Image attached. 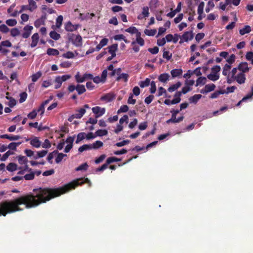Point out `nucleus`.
I'll list each match as a JSON object with an SVG mask.
<instances>
[{
	"label": "nucleus",
	"instance_id": "1",
	"mask_svg": "<svg viewBox=\"0 0 253 253\" xmlns=\"http://www.w3.org/2000/svg\"><path fill=\"white\" fill-rule=\"evenodd\" d=\"M85 183L88 184L89 187L91 186V183L88 178L84 179L81 178L74 180L58 188L40 187L34 189L33 194H25L13 200H6L0 202V216H5L7 214L21 211L22 209L19 207V206L21 205H25L27 209L36 207L42 203H46Z\"/></svg>",
	"mask_w": 253,
	"mask_h": 253
},
{
	"label": "nucleus",
	"instance_id": "2",
	"mask_svg": "<svg viewBox=\"0 0 253 253\" xmlns=\"http://www.w3.org/2000/svg\"><path fill=\"white\" fill-rule=\"evenodd\" d=\"M241 0H225V3L220 2L219 3V8L224 11L227 6V10H229L231 7V4L237 6L240 3Z\"/></svg>",
	"mask_w": 253,
	"mask_h": 253
},
{
	"label": "nucleus",
	"instance_id": "3",
	"mask_svg": "<svg viewBox=\"0 0 253 253\" xmlns=\"http://www.w3.org/2000/svg\"><path fill=\"white\" fill-rule=\"evenodd\" d=\"M180 112V110L178 109L176 110H172L170 111V113H171V118L167 121V124H169L170 123H177L181 122L184 119L183 116H181L180 117H178V118H176V115L179 113Z\"/></svg>",
	"mask_w": 253,
	"mask_h": 253
},
{
	"label": "nucleus",
	"instance_id": "4",
	"mask_svg": "<svg viewBox=\"0 0 253 253\" xmlns=\"http://www.w3.org/2000/svg\"><path fill=\"white\" fill-rule=\"evenodd\" d=\"M71 78V76L69 75H65L62 76H57L56 77L55 82L57 84L55 85V88L58 89L60 88L63 82L67 81Z\"/></svg>",
	"mask_w": 253,
	"mask_h": 253
},
{
	"label": "nucleus",
	"instance_id": "5",
	"mask_svg": "<svg viewBox=\"0 0 253 253\" xmlns=\"http://www.w3.org/2000/svg\"><path fill=\"white\" fill-rule=\"evenodd\" d=\"M193 38V34L192 31L185 32L181 37V40L179 43H182L184 42H187L188 41H191Z\"/></svg>",
	"mask_w": 253,
	"mask_h": 253
},
{
	"label": "nucleus",
	"instance_id": "6",
	"mask_svg": "<svg viewBox=\"0 0 253 253\" xmlns=\"http://www.w3.org/2000/svg\"><path fill=\"white\" fill-rule=\"evenodd\" d=\"M92 112L95 115V118L102 116L105 112L104 108H101L99 106H96L92 108Z\"/></svg>",
	"mask_w": 253,
	"mask_h": 253
},
{
	"label": "nucleus",
	"instance_id": "7",
	"mask_svg": "<svg viewBox=\"0 0 253 253\" xmlns=\"http://www.w3.org/2000/svg\"><path fill=\"white\" fill-rule=\"evenodd\" d=\"M89 108L90 107L88 104H85L84 105L83 108L77 110L76 111V113H75V117H76V119H81L85 113V109Z\"/></svg>",
	"mask_w": 253,
	"mask_h": 253
},
{
	"label": "nucleus",
	"instance_id": "8",
	"mask_svg": "<svg viewBox=\"0 0 253 253\" xmlns=\"http://www.w3.org/2000/svg\"><path fill=\"white\" fill-rule=\"evenodd\" d=\"M233 80H235L239 84H243L246 80L245 74L243 72H240Z\"/></svg>",
	"mask_w": 253,
	"mask_h": 253
},
{
	"label": "nucleus",
	"instance_id": "9",
	"mask_svg": "<svg viewBox=\"0 0 253 253\" xmlns=\"http://www.w3.org/2000/svg\"><path fill=\"white\" fill-rule=\"evenodd\" d=\"M33 29L32 26L26 25L24 28L23 30L24 32L22 34V37L24 39H27L29 37L31 34L32 30Z\"/></svg>",
	"mask_w": 253,
	"mask_h": 253
},
{
	"label": "nucleus",
	"instance_id": "10",
	"mask_svg": "<svg viewBox=\"0 0 253 253\" xmlns=\"http://www.w3.org/2000/svg\"><path fill=\"white\" fill-rule=\"evenodd\" d=\"M115 95L112 93H107L101 96L100 100L105 102H111L115 99Z\"/></svg>",
	"mask_w": 253,
	"mask_h": 253
},
{
	"label": "nucleus",
	"instance_id": "11",
	"mask_svg": "<svg viewBox=\"0 0 253 253\" xmlns=\"http://www.w3.org/2000/svg\"><path fill=\"white\" fill-rule=\"evenodd\" d=\"M0 138L2 139H7L10 141L17 140L21 138V136L18 135L12 134H2L0 135Z\"/></svg>",
	"mask_w": 253,
	"mask_h": 253
},
{
	"label": "nucleus",
	"instance_id": "12",
	"mask_svg": "<svg viewBox=\"0 0 253 253\" xmlns=\"http://www.w3.org/2000/svg\"><path fill=\"white\" fill-rule=\"evenodd\" d=\"M238 70L240 71V72L247 73L249 71L250 68L248 67V64L246 62H243L240 63L238 66Z\"/></svg>",
	"mask_w": 253,
	"mask_h": 253
},
{
	"label": "nucleus",
	"instance_id": "13",
	"mask_svg": "<svg viewBox=\"0 0 253 253\" xmlns=\"http://www.w3.org/2000/svg\"><path fill=\"white\" fill-rule=\"evenodd\" d=\"M171 11L168 13L167 14V16L168 17H169L170 18H172L175 15L180 11L181 9V3L180 2H179L177 5V6L176 7V8L175 9H173L172 10V8H171Z\"/></svg>",
	"mask_w": 253,
	"mask_h": 253
},
{
	"label": "nucleus",
	"instance_id": "14",
	"mask_svg": "<svg viewBox=\"0 0 253 253\" xmlns=\"http://www.w3.org/2000/svg\"><path fill=\"white\" fill-rule=\"evenodd\" d=\"M73 43L76 47H81L83 44L82 38L80 35H76L75 38L73 40Z\"/></svg>",
	"mask_w": 253,
	"mask_h": 253
},
{
	"label": "nucleus",
	"instance_id": "15",
	"mask_svg": "<svg viewBox=\"0 0 253 253\" xmlns=\"http://www.w3.org/2000/svg\"><path fill=\"white\" fill-rule=\"evenodd\" d=\"M118 46L117 43H114L107 48L108 49V52L112 55L113 57L116 56V52L118 49Z\"/></svg>",
	"mask_w": 253,
	"mask_h": 253
},
{
	"label": "nucleus",
	"instance_id": "16",
	"mask_svg": "<svg viewBox=\"0 0 253 253\" xmlns=\"http://www.w3.org/2000/svg\"><path fill=\"white\" fill-rule=\"evenodd\" d=\"M30 144L32 146L38 148L41 147L42 142L38 137H35L33 139L31 140Z\"/></svg>",
	"mask_w": 253,
	"mask_h": 253
},
{
	"label": "nucleus",
	"instance_id": "17",
	"mask_svg": "<svg viewBox=\"0 0 253 253\" xmlns=\"http://www.w3.org/2000/svg\"><path fill=\"white\" fill-rule=\"evenodd\" d=\"M78 26L73 25L70 21L68 22L65 26V30L68 32H73L76 30Z\"/></svg>",
	"mask_w": 253,
	"mask_h": 253
},
{
	"label": "nucleus",
	"instance_id": "18",
	"mask_svg": "<svg viewBox=\"0 0 253 253\" xmlns=\"http://www.w3.org/2000/svg\"><path fill=\"white\" fill-rule=\"evenodd\" d=\"M39 39L38 33H36L32 36V42L30 44L31 47H35L38 44Z\"/></svg>",
	"mask_w": 253,
	"mask_h": 253
},
{
	"label": "nucleus",
	"instance_id": "19",
	"mask_svg": "<svg viewBox=\"0 0 253 253\" xmlns=\"http://www.w3.org/2000/svg\"><path fill=\"white\" fill-rule=\"evenodd\" d=\"M28 2L30 12H33L37 8V4L35 1L34 0H28Z\"/></svg>",
	"mask_w": 253,
	"mask_h": 253
},
{
	"label": "nucleus",
	"instance_id": "20",
	"mask_svg": "<svg viewBox=\"0 0 253 253\" xmlns=\"http://www.w3.org/2000/svg\"><path fill=\"white\" fill-rule=\"evenodd\" d=\"M129 78V75L126 73H122L118 76L116 80L117 81H120L123 80L125 82H127Z\"/></svg>",
	"mask_w": 253,
	"mask_h": 253
},
{
	"label": "nucleus",
	"instance_id": "21",
	"mask_svg": "<svg viewBox=\"0 0 253 253\" xmlns=\"http://www.w3.org/2000/svg\"><path fill=\"white\" fill-rule=\"evenodd\" d=\"M251 27L249 25H246L243 28L240 29L239 33L243 36L246 34H248L251 31Z\"/></svg>",
	"mask_w": 253,
	"mask_h": 253
},
{
	"label": "nucleus",
	"instance_id": "22",
	"mask_svg": "<svg viewBox=\"0 0 253 253\" xmlns=\"http://www.w3.org/2000/svg\"><path fill=\"white\" fill-rule=\"evenodd\" d=\"M47 152L48 151L46 150L38 151L37 154L34 156V159H38V158H42L47 154Z\"/></svg>",
	"mask_w": 253,
	"mask_h": 253
},
{
	"label": "nucleus",
	"instance_id": "23",
	"mask_svg": "<svg viewBox=\"0 0 253 253\" xmlns=\"http://www.w3.org/2000/svg\"><path fill=\"white\" fill-rule=\"evenodd\" d=\"M170 73L173 78H175L182 75V70L181 69H173L171 71Z\"/></svg>",
	"mask_w": 253,
	"mask_h": 253
},
{
	"label": "nucleus",
	"instance_id": "24",
	"mask_svg": "<svg viewBox=\"0 0 253 253\" xmlns=\"http://www.w3.org/2000/svg\"><path fill=\"white\" fill-rule=\"evenodd\" d=\"M202 97V95L201 94H195L193 96L190 97L189 98V100L190 103H193L194 104H196L198 100L201 99Z\"/></svg>",
	"mask_w": 253,
	"mask_h": 253
},
{
	"label": "nucleus",
	"instance_id": "25",
	"mask_svg": "<svg viewBox=\"0 0 253 253\" xmlns=\"http://www.w3.org/2000/svg\"><path fill=\"white\" fill-rule=\"evenodd\" d=\"M169 75L168 73H163L161 74L158 78L160 82L165 83L169 80Z\"/></svg>",
	"mask_w": 253,
	"mask_h": 253
},
{
	"label": "nucleus",
	"instance_id": "26",
	"mask_svg": "<svg viewBox=\"0 0 253 253\" xmlns=\"http://www.w3.org/2000/svg\"><path fill=\"white\" fill-rule=\"evenodd\" d=\"M151 10L157 8L159 5V0H151L149 3Z\"/></svg>",
	"mask_w": 253,
	"mask_h": 253
},
{
	"label": "nucleus",
	"instance_id": "27",
	"mask_svg": "<svg viewBox=\"0 0 253 253\" xmlns=\"http://www.w3.org/2000/svg\"><path fill=\"white\" fill-rule=\"evenodd\" d=\"M181 85V83L180 82H177L175 84H174L170 86H169L168 90L170 92H172L175 90H176L177 88H178Z\"/></svg>",
	"mask_w": 253,
	"mask_h": 253
},
{
	"label": "nucleus",
	"instance_id": "28",
	"mask_svg": "<svg viewBox=\"0 0 253 253\" xmlns=\"http://www.w3.org/2000/svg\"><path fill=\"white\" fill-rule=\"evenodd\" d=\"M17 169V165L13 163H10L6 167V169L10 172L14 171Z\"/></svg>",
	"mask_w": 253,
	"mask_h": 253
},
{
	"label": "nucleus",
	"instance_id": "29",
	"mask_svg": "<svg viewBox=\"0 0 253 253\" xmlns=\"http://www.w3.org/2000/svg\"><path fill=\"white\" fill-rule=\"evenodd\" d=\"M76 90L78 92V93L79 95H81L82 94L84 93L86 91V89L85 88L84 85L83 84H78L76 86Z\"/></svg>",
	"mask_w": 253,
	"mask_h": 253
},
{
	"label": "nucleus",
	"instance_id": "30",
	"mask_svg": "<svg viewBox=\"0 0 253 253\" xmlns=\"http://www.w3.org/2000/svg\"><path fill=\"white\" fill-rule=\"evenodd\" d=\"M47 54L50 56V55L57 56V55H59V52L56 49L49 48L47 50Z\"/></svg>",
	"mask_w": 253,
	"mask_h": 253
},
{
	"label": "nucleus",
	"instance_id": "31",
	"mask_svg": "<svg viewBox=\"0 0 253 253\" xmlns=\"http://www.w3.org/2000/svg\"><path fill=\"white\" fill-rule=\"evenodd\" d=\"M225 93V90H220L215 91V92H214L213 93H212L211 94L210 98L211 99L216 98L218 97V96L220 94H223Z\"/></svg>",
	"mask_w": 253,
	"mask_h": 253
},
{
	"label": "nucleus",
	"instance_id": "32",
	"mask_svg": "<svg viewBox=\"0 0 253 253\" xmlns=\"http://www.w3.org/2000/svg\"><path fill=\"white\" fill-rule=\"evenodd\" d=\"M150 79L146 78L144 81H140L139 83V85L142 88H144L148 86L150 84Z\"/></svg>",
	"mask_w": 253,
	"mask_h": 253
},
{
	"label": "nucleus",
	"instance_id": "33",
	"mask_svg": "<svg viewBox=\"0 0 253 253\" xmlns=\"http://www.w3.org/2000/svg\"><path fill=\"white\" fill-rule=\"evenodd\" d=\"M91 145V149H97L103 145V143L102 141L97 140Z\"/></svg>",
	"mask_w": 253,
	"mask_h": 253
},
{
	"label": "nucleus",
	"instance_id": "34",
	"mask_svg": "<svg viewBox=\"0 0 253 253\" xmlns=\"http://www.w3.org/2000/svg\"><path fill=\"white\" fill-rule=\"evenodd\" d=\"M207 79L204 77H200L198 78L196 81V86H197L199 85H204L206 84Z\"/></svg>",
	"mask_w": 253,
	"mask_h": 253
},
{
	"label": "nucleus",
	"instance_id": "35",
	"mask_svg": "<svg viewBox=\"0 0 253 253\" xmlns=\"http://www.w3.org/2000/svg\"><path fill=\"white\" fill-rule=\"evenodd\" d=\"M163 94H165L166 97H168V98L170 97V95H169V96L168 95V94L167 93L166 90L164 87H163L162 86L159 87L158 88V94L157 95L158 96H160L162 95Z\"/></svg>",
	"mask_w": 253,
	"mask_h": 253
},
{
	"label": "nucleus",
	"instance_id": "36",
	"mask_svg": "<svg viewBox=\"0 0 253 253\" xmlns=\"http://www.w3.org/2000/svg\"><path fill=\"white\" fill-rule=\"evenodd\" d=\"M231 68V66L230 65L226 64L223 67L222 74L224 76L228 75Z\"/></svg>",
	"mask_w": 253,
	"mask_h": 253
},
{
	"label": "nucleus",
	"instance_id": "37",
	"mask_svg": "<svg viewBox=\"0 0 253 253\" xmlns=\"http://www.w3.org/2000/svg\"><path fill=\"white\" fill-rule=\"evenodd\" d=\"M91 149V144H84L82 146L80 147L78 151L79 152L82 153L84 151Z\"/></svg>",
	"mask_w": 253,
	"mask_h": 253
},
{
	"label": "nucleus",
	"instance_id": "38",
	"mask_svg": "<svg viewBox=\"0 0 253 253\" xmlns=\"http://www.w3.org/2000/svg\"><path fill=\"white\" fill-rule=\"evenodd\" d=\"M50 37L54 40H58L60 38L59 34L54 31H52L49 33Z\"/></svg>",
	"mask_w": 253,
	"mask_h": 253
},
{
	"label": "nucleus",
	"instance_id": "39",
	"mask_svg": "<svg viewBox=\"0 0 253 253\" xmlns=\"http://www.w3.org/2000/svg\"><path fill=\"white\" fill-rule=\"evenodd\" d=\"M207 78L212 81H215L219 79V76L218 74L211 73L207 76Z\"/></svg>",
	"mask_w": 253,
	"mask_h": 253
},
{
	"label": "nucleus",
	"instance_id": "40",
	"mask_svg": "<svg viewBox=\"0 0 253 253\" xmlns=\"http://www.w3.org/2000/svg\"><path fill=\"white\" fill-rule=\"evenodd\" d=\"M120 161H121L120 159H119L118 158L114 157H109L108 158H107V159L106 160V163L107 164V165L108 166L111 163H112L113 162H119Z\"/></svg>",
	"mask_w": 253,
	"mask_h": 253
},
{
	"label": "nucleus",
	"instance_id": "41",
	"mask_svg": "<svg viewBox=\"0 0 253 253\" xmlns=\"http://www.w3.org/2000/svg\"><path fill=\"white\" fill-rule=\"evenodd\" d=\"M95 134L96 136H103L108 134V131L106 129H98L95 132Z\"/></svg>",
	"mask_w": 253,
	"mask_h": 253
},
{
	"label": "nucleus",
	"instance_id": "42",
	"mask_svg": "<svg viewBox=\"0 0 253 253\" xmlns=\"http://www.w3.org/2000/svg\"><path fill=\"white\" fill-rule=\"evenodd\" d=\"M42 73L41 72H38L36 74H34L31 76L32 81L33 82H36L42 76Z\"/></svg>",
	"mask_w": 253,
	"mask_h": 253
},
{
	"label": "nucleus",
	"instance_id": "43",
	"mask_svg": "<svg viewBox=\"0 0 253 253\" xmlns=\"http://www.w3.org/2000/svg\"><path fill=\"white\" fill-rule=\"evenodd\" d=\"M63 16L62 15H59L57 17L56 19V26L57 28H59L61 27L62 22H63Z\"/></svg>",
	"mask_w": 253,
	"mask_h": 253
},
{
	"label": "nucleus",
	"instance_id": "44",
	"mask_svg": "<svg viewBox=\"0 0 253 253\" xmlns=\"http://www.w3.org/2000/svg\"><path fill=\"white\" fill-rule=\"evenodd\" d=\"M251 92L250 93H248L246 96L243 98L242 100L239 101L237 104V105H239L242 101H244L248 99L251 98L253 95V86H252Z\"/></svg>",
	"mask_w": 253,
	"mask_h": 253
},
{
	"label": "nucleus",
	"instance_id": "45",
	"mask_svg": "<svg viewBox=\"0 0 253 253\" xmlns=\"http://www.w3.org/2000/svg\"><path fill=\"white\" fill-rule=\"evenodd\" d=\"M18 161L20 164L24 165L27 164L28 160L25 156H19L18 157Z\"/></svg>",
	"mask_w": 253,
	"mask_h": 253
},
{
	"label": "nucleus",
	"instance_id": "46",
	"mask_svg": "<svg viewBox=\"0 0 253 253\" xmlns=\"http://www.w3.org/2000/svg\"><path fill=\"white\" fill-rule=\"evenodd\" d=\"M157 32V30L156 29H145L144 30V33L145 35L149 36H154Z\"/></svg>",
	"mask_w": 253,
	"mask_h": 253
},
{
	"label": "nucleus",
	"instance_id": "47",
	"mask_svg": "<svg viewBox=\"0 0 253 253\" xmlns=\"http://www.w3.org/2000/svg\"><path fill=\"white\" fill-rule=\"evenodd\" d=\"M115 40H123L126 43H128L129 42L126 39V37L122 34L117 35L114 37Z\"/></svg>",
	"mask_w": 253,
	"mask_h": 253
},
{
	"label": "nucleus",
	"instance_id": "48",
	"mask_svg": "<svg viewBox=\"0 0 253 253\" xmlns=\"http://www.w3.org/2000/svg\"><path fill=\"white\" fill-rule=\"evenodd\" d=\"M85 133L84 132H80L78 133L77 135V140L76 141V143H79L81 141L83 140L85 138Z\"/></svg>",
	"mask_w": 253,
	"mask_h": 253
},
{
	"label": "nucleus",
	"instance_id": "49",
	"mask_svg": "<svg viewBox=\"0 0 253 253\" xmlns=\"http://www.w3.org/2000/svg\"><path fill=\"white\" fill-rule=\"evenodd\" d=\"M204 6H205L204 2L202 1L199 3L198 7V10H197L198 14L199 15H202V14L203 13Z\"/></svg>",
	"mask_w": 253,
	"mask_h": 253
},
{
	"label": "nucleus",
	"instance_id": "50",
	"mask_svg": "<svg viewBox=\"0 0 253 253\" xmlns=\"http://www.w3.org/2000/svg\"><path fill=\"white\" fill-rule=\"evenodd\" d=\"M107 70L111 71V72L109 73V76L111 77L114 76L116 74V71L115 69H114V66L112 64H110L107 67Z\"/></svg>",
	"mask_w": 253,
	"mask_h": 253
},
{
	"label": "nucleus",
	"instance_id": "51",
	"mask_svg": "<svg viewBox=\"0 0 253 253\" xmlns=\"http://www.w3.org/2000/svg\"><path fill=\"white\" fill-rule=\"evenodd\" d=\"M208 92H211L214 90L215 85L213 84H208L205 86Z\"/></svg>",
	"mask_w": 253,
	"mask_h": 253
},
{
	"label": "nucleus",
	"instance_id": "52",
	"mask_svg": "<svg viewBox=\"0 0 253 253\" xmlns=\"http://www.w3.org/2000/svg\"><path fill=\"white\" fill-rule=\"evenodd\" d=\"M128 110V107L126 105H124L121 106L120 108L118 110L117 113H126Z\"/></svg>",
	"mask_w": 253,
	"mask_h": 253
},
{
	"label": "nucleus",
	"instance_id": "53",
	"mask_svg": "<svg viewBox=\"0 0 253 253\" xmlns=\"http://www.w3.org/2000/svg\"><path fill=\"white\" fill-rule=\"evenodd\" d=\"M23 177L27 180H33L35 177V173L31 172L30 173L25 174Z\"/></svg>",
	"mask_w": 253,
	"mask_h": 253
},
{
	"label": "nucleus",
	"instance_id": "54",
	"mask_svg": "<svg viewBox=\"0 0 253 253\" xmlns=\"http://www.w3.org/2000/svg\"><path fill=\"white\" fill-rule=\"evenodd\" d=\"M66 154H64L62 153H59L55 159V162L58 164L61 162L64 157H66Z\"/></svg>",
	"mask_w": 253,
	"mask_h": 253
},
{
	"label": "nucleus",
	"instance_id": "55",
	"mask_svg": "<svg viewBox=\"0 0 253 253\" xmlns=\"http://www.w3.org/2000/svg\"><path fill=\"white\" fill-rule=\"evenodd\" d=\"M246 58L248 61H251V64L253 65V52H248L246 55Z\"/></svg>",
	"mask_w": 253,
	"mask_h": 253
},
{
	"label": "nucleus",
	"instance_id": "56",
	"mask_svg": "<svg viewBox=\"0 0 253 253\" xmlns=\"http://www.w3.org/2000/svg\"><path fill=\"white\" fill-rule=\"evenodd\" d=\"M75 79H76V82L78 83H83L85 80L84 76L83 77H81L80 75L79 72L75 75Z\"/></svg>",
	"mask_w": 253,
	"mask_h": 253
},
{
	"label": "nucleus",
	"instance_id": "57",
	"mask_svg": "<svg viewBox=\"0 0 253 253\" xmlns=\"http://www.w3.org/2000/svg\"><path fill=\"white\" fill-rule=\"evenodd\" d=\"M88 167V165L87 163H85L84 164H83L79 166L78 167H77L76 169V170L77 171H80V170H85L87 169V168Z\"/></svg>",
	"mask_w": 253,
	"mask_h": 253
},
{
	"label": "nucleus",
	"instance_id": "58",
	"mask_svg": "<svg viewBox=\"0 0 253 253\" xmlns=\"http://www.w3.org/2000/svg\"><path fill=\"white\" fill-rule=\"evenodd\" d=\"M142 15L143 17H148L149 15V7L147 6H144L142 8Z\"/></svg>",
	"mask_w": 253,
	"mask_h": 253
},
{
	"label": "nucleus",
	"instance_id": "59",
	"mask_svg": "<svg viewBox=\"0 0 253 253\" xmlns=\"http://www.w3.org/2000/svg\"><path fill=\"white\" fill-rule=\"evenodd\" d=\"M27 97V94L26 92H23L20 94V99L19 100L20 103L24 102Z\"/></svg>",
	"mask_w": 253,
	"mask_h": 253
},
{
	"label": "nucleus",
	"instance_id": "60",
	"mask_svg": "<svg viewBox=\"0 0 253 253\" xmlns=\"http://www.w3.org/2000/svg\"><path fill=\"white\" fill-rule=\"evenodd\" d=\"M62 56L65 58L70 59L74 58L75 55L72 51H68L66 53H64L62 55Z\"/></svg>",
	"mask_w": 253,
	"mask_h": 253
},
{
	"label": "nucleus",
	"instance_id": "61",
	"mask_svg": "<svg viewBox=\"0 0 253 253\" xmlns=\"http://www.w3.org/2000/svg\"><path fill=\"white\" fill-rule=\"evenodd\" d=\"M6 24L9 26H14L17 24V21L15 19H8L5 22Z\"/></svg>",
	"mask_w": 253,
	"mask_h": 253
},
{
	"label": "nucleus",
	"instance_id": "62",
	"mask_svg": "<svg viewBox=\"0 0 253 253\" xmlns=\"http://www.w3.org/2000/svg\"><path fill=\"white\" fill-rule=\"evenodd\" d=\"M20 34V31L19 30L16 28H14L11 30L10 31V35L11 36L15 37Z\"/></svg>",
	"mask_w": 253,
	"mask_h": 253
},
{
	"label": "nucleus",
	"instance_id": "63",
	"mask_svg": "<svg viewBox=\"0 0 253 253\" xmlns=\"http://www.w3.org/2000/svg\"><path fill=\"white\" fill-rule=\"evenodd\" d=\"M163 57L164 58L167 59L168 60H169L171 59L172 57V54L169 53V51H164Z\"/></svg>",
	"mask_w": 253,
	"mask_h": 253
},
{
	"label": "nucleus",
	"instance_id": "64",
	"mask_svg": "<svg viewBox=\"0 0 253 253\" xmlns=\"http://www.w3.org/2000/svg\"><path fill=\"white\" fill-rule=\"evenodd\" d=\"M41 146L43 148H49L51 147V143L48 139H46Z\"/></svg>",
	"mask_w": 253,
	"mask_h": 253
}]
</instances>
